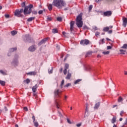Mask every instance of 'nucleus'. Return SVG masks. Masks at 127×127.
Here are the masks:
<instances>
[{
	"mask_svg": "<svg viewBox=\"0 0 127 127\" xmlns=\"http://www.w3.org/2000/svg\"><path fill=\"white\" fill-rule=\"evenodd\" d=\"M53 5L58 7V8H62L63 6L66 5V3L63 0H54Z\"/></svg>",
	"mask_w": 127,
	"mask_h": 127,
	"instance_id": "nucleus-1",
	"label": "nucleus"
},
{
	"mask_svg": "<svg viewBox=\"0 0 127 127\" xmlns=\"http://www.w3.org/2000/svg\"><path fill=\"white\" fill-rule=\"evenodd\" d=\"M82 16H83V13H80L76 17V24L79 28L83 26V21H82L83 18H82Z\"/></svg>",
	"mask_w": 127,
	"mask_h": 127,
	"instance_id": "nucleus-2",
	"label": "nucleus"
},
{
	"mask_svg": "<svg viewBox=\"0 0 127 127\" xmlns=\"http://www.w3.org/2000/svg\"><path fill=\"white\" fill-rule=\"evenodd\" d=\"M23 12V9L22 8L20 10L18 9H17L15 10L14 12V14L16 16H17V17H22V15H21V13Z\"/></svg>",
	"mask_w": 127,
	"mask_h": 127,
	"instance_id": "nucleus-3",
	"label": "nucleus"
},
{
	"mask_svg": "<svg viewBox=\"0 0 127 127\" xmlns=\"http://www.w3.org/2000/svg\"><path fill=\"white\" fill-rule=\"evenodd\" d=\"M32 11V10L31 9H28V7L25 6L24 9L23 11V12H24V15H26V14H30Z\"/></svg>",
	"mask_w": 127,
	"mask_h": 127,
	"instance_id": "nucleus-4",
	"label": "nucleus"
},
{
	"mask_svg": "<svg viewBox=\"0 0 127 127\" xmlns=\"http://www.w3.org/2000/svg\"><path fill=\"white\" fill-rule=\"evenodd\" d=\"M17 59H18V56L17 55H15L12 62V64L15 65V66H17V65H18V60Z\"/></svg>",
	"mask_w": 127,
	"mask_h": 127,
	"instance_id": "nucleus-5",
	"label": "nucleus"
},
{
	"mask_svg": "<svg viewBox=\"0 0 127 127\" xmlns=\"http://www.w3.org/2000/svg\"><path fill=\"white\" fill-rule=\"evenodd\" d=\"M80 43L81 45H88L90 44V41L87 39L82 40Z\"/></svg>",
	"mask_w": 127,
	"mask_h": 127,
	"instance_id": "nucleus-6",
	"label": "nucleus"
},
{
	"mask_svg": "<svg viewBox=\"0 0 127 127\" xmlns=\"http://www.w3.org/2000/svg\"><path fill=\"white\" fill-rule=\"evenodd\" d=\"M62 92V91L61 90H60L59 89H56L54 92L55 97L57 98L60 97V95H61Z\"/></svg>",
	"mask_w": 127,
	"mask_h": 127,
	"instance_id": "nucleus-7",
	"label": "nucleus"
},
{
	"mask_svg": "<svg viewBox=\"0 0 127 127\" xmlns=\"http://www.w3.org/2000/svg\"><path fill=\"white\" fill-rule=\"evenodd\" d=\"M113 14V12L112 11H107L103 13L104 16H111Z\"/></svg>",
	"mask_w": 127,
	"mask_h": 127,
	"instance_id": "nucleus-8",
	"label": "nucleus"
},
{
	"mask_svg": "<svg viewBox=\"0 0 127 127\" xmlns=\"http://www.w3.org/2000/svg\"><path fill=\"white\" fill-rule=\"evenodd\" d=\"M123 25L124 26V27H127V18H126L125 17H123Z\"/></svg>",
	"mask_w": 127,
	"mask_h": 127,
	"instance_id": "nucleus-9",
	"label": "nucleus"
},
{
	"mask_svg": "<svg viewBox=\"0 0 127 127\" xmlns=\"http://www.w3.org/2000/svg\"><path fill=\"white\" fill-rule=\"evenodd\" d=\"M74 24H75V22L74 21H71L70 23V32H72L73 30H74Z\"/></svg>",
	"mask_w": 127,
	"mask_h": 127,
	"instance_id": "nucleus-10",
	"label": "nucleus"
},
{
	"mask_svg": "<svg viewBox=\"0 0 127 127\" xmlns=\"http://www.w3.org/2000/svg\"><path fill=\"white\" fill-rule=\"evenodd\" d=\"M16 50H17V48H12L10 49L9 52L8 54V56H10V55H9L10 54V52H13L14 51H16Z\"/></svg>",
	"mask_w": 127,
	"mask_h": 127,
	"instance_id": "nucleus-11",
	"label": "nucleus"
},
{
	"mask_svg": "<svg viewBox=\"0 0 127 127\" xmlns=\"http://www.w3.org/2000/svg\"><path fill=\"white\" fill-rule=\"evenodd\" d=\"M100 106H101L100 102H98V103H96L94 106L95 110H98L99 109V108H100Z\"/></svg>",
	"mask_w": 127,
	"mask_h": 127,
	"instance_id": "nucleus-12",
	"label": "nucleus"
},
{
	"mask_svg": "<svg viewBox=\"0 0 127 127\" xmlns=\"http://www.w3.org/2000/svg\"><path fill=\"white\" fill-rule=\"evenodd\" d=\"M71 77H72V74L68 71L65 79H66V80H70L71 79Z\"/></svg>",
	"mask_w": 127,
	"mask_h": 127,
	"instance_id": "nucleus-13",
	"label": "nucleus"
},
{
	"mask_svg": "<svg viewBox=\"0 0 127 127\" xmlns=\"http://www.w3.org/2000/svg\"><path fill=\"white\" fill-rule=\"evenodd\" d=\"M47 40H48V38H45L43 39L42 41H41V42L39 43L38 45H42V44H43V43H45Z\"/></svg>",
	"mask_w": 127,
	"mask_h": 127,
	"instance_id": "nucleus-14",
	"label": "nucleus"
},
{
	"mask_svg": "<svg viewBox=\"0 0 127 127\" xmlns=\"http://www.w3.org/2000/svg\"><path fill=\"white\" fill-rule=\"evenodd\" d=\"M35 47H34V46H31V47H30L28 49L29 51H31L32 52H33V51H35Z\"/></svg>",
	"mask_w": 127,
	"mask_h": 127,
	"instance_id": "nucleus-15",
	"label": "nucleus"
},
{
	"mask_svg": "<svg viewBox=\"0 0 127 127\" xmlns=\"http://www.w3.org/2000/svg\"><path fill=\"white\" fill-rule=\"evenodd\" d=\"M25 39L28 42H30V36L29 35H26L25 36Z\"/></svg>",
	"mask_w": 127,
	"mask_h": 127,
	"instance_id": "nucleus-16",
	"label": "nucleus"
},
{
	"mask_svg": "<svg viewBox=\"0 0 127 127\" xmlns=\"http://www.w3.org/2000/svg\"><path fill=\"white\" fill-rule=\"evenodd\" d=\"M37 88H38V86L37 85V84H36L35 86L33 87L32 91L34 93H35L36 90H37Z\"/></svg>",
	"mask_w": 127,
	"mask_h": 127,
	"instance_id": "nucleus-17",
	"label": "nucleus"
},
{
	"mask_svg": "<svg viewBox=\"0 0 127 127\" xmlns=\"http://www.w3.org/2000/svg\"><path fill=\"white\" fill-rule=\"evenodd\" d=\"M37 74V72L36 71H31L29 73H28V75H32L33 76H35Z\"/></svg>",
	"mask_w": 127,
	"mask_h": 127,
	"instance_id": "nucleus-18",
	"label": "nucleus"
},
{
	"mask_svg": "<svg viewBox=\"0 0 127 127\" xmlns=\"http://www.w3.org/2000/svg\"><path fill=\"white\" fill-rule=\"evenodd\" d=\"M120 54L124 55L126 54V52H127V50H124V49H121V50H120Z\"/></svg>",
	"mask_w": 127,
	"mask_h": 127,
	"instance_id": "nucleus-19",
	"label": "nucleus"
},
{
	"mask_svg": "<svg viewBox=\"0 0 127 127\" xmlns=\"http://www.w3.org/2000/svg\"><path fill=\"white\" fill-rule=\"evenodd\" d=\"M35 19V17H31L27 19V21L28 22H30L31 21H32V20H34Z\"/></svg>",
	"mask_w": 127,
	"mask_h": 127,
	"instance_id": "nucleus-20",
	"label": "nucleus"
},
{
	"mask_svg": "<svg viewBox=\"0 0 127 127\" xmlns=\"http://www.w3.org/2000/svg\"><path fill=\"white\" fill-rule=\"evenodd\" d=\"M92 55V52H89L87 53V54L85 55V57H90Z\"/></svg>",
	"mask_w": 127,
	"mask_h": 127,
	"instance_id": "nucleus-21",
	"label": "nucleus"
},
{
	"mask_svg": "<svg viewBox=\"0 0 127 127\" xmlns=\"http://www.w3.org/2000/svg\"><path fill=\"white\" fill-rule=\"evenodd\" d=\"M121 48L126 50V49H127V44H124L123 46L121 47Z\"/></svg>",
	"mask_w": 127,
	"mask_h": 127,
	"instance_id": "nucleus-22",
	"label": "nucleus"
},
{
	"mask_svg": "<svg viewBox=\"0 0 127 127\" xmlns=\"http://www.w3.org/2000/svg\"><path fill=\"white\" fill-rule=\"evenodd\" d=\"M124 101V98H122V96H120L118 100L119 103H121V102H123Z\"/></svg>",
	"mask_w": 127,
	"mask_h": 127,
	"instance_id": "nucleus-23",
	"label": "nucleus"
},
{
	"mask_svg": "<svg viewBox=\"0 0 127 127\" xmlns=\"http://www.w3.org/2000/svg\"><path fill=\"white\" fill-rule=\"evenodd\" d=\"M52 32L54 34L58 33V29H53V30H52Z\"/></svg>",
	"mask_w": 127,
	"mask_h": 127,
	"instance_id": "nucleus-24",
	"label": "nucleus"
},
{
	"mask_svg": "<svg viewBox=\"0 0 127 127\" xmlns=\"http://www.w3.org/2000/svg\"><path fill=\"white\" fill-rule=\"evenodd\" d=\"M81 81H82V79H80L75 80V81L74 82V85H76V84H78V83L81 82Z\"/></svg>",
	"mask_w": 127,
	"mask_h": 127,
	"instance_id": "nucleus-25",
	"label": "nucleus"
},
{
	"mask_svg": "<svg viewBox=\"0 0 127 127\" xmlns=\"http://www.w3.org/2000/svg\"><path fill=\"white\" fill-rule=\"evenodd\" d=\"M48 8L49 10H52V8H53V7L52 6V4H50L48 6Z\"/></svg>",
	"mask_w": 127,
	"mask_h": 127,
	"instance_id": "nucleus-26",
	"label": "nucleus"
},
{
	"mask_svg": "<svg viewBox=\"0 0 127 127\" xmlns=\"http://www.w3.org/2000/svg\"><path fill=\"white\" fill-rule=\"evenodd\" d=\"M11 33L12 35L14 36V35H15V34H17V31H12L11 32Z\"/></svg>",
	"mask_w": 127,
	"mask_h": 127,
	"instance_id": "nucleus-27",
	"label": "nucleus"
},
{
	"mask_svg": "<svg viewBox=\"0 0 127 127\" xmlns=\"http://www.w3.org/2000/svg\"><path fill=\"white\" fill-rule=\"evenodd\" d=\"M0 84L2 86H4V85H5V81H2V80H0Z\"/></svg>",
	"mask_w": 127,
	"mask_h": 127,
	"instance_id": "nucleus-28",
	"label": "nucleus"
},
{
	"mask_svg": "<svg viewBox=\"0 0 127 127\" xmlns=\"http://www.w3.org/2000/svg\"><path fill=\"white\" fill-rule=\"evenodd\" d=\"M110 29V28L109 27H106L103 29V31H109V30Z\"/></svg>",
	"mask_w": 127,
	"mask_h": 127,
	"instance_id": "nucleus-29",
	"label": "nucleus"
},
{
	"mask_svg": "<svg viewBox=\"0 0 127 127\" xmlns=\"http://www.w3.org/2000/svg\"><path fill=\"white\" fill-rule=\"evenodd\" d=\"M117 121V119L116 118V117H114L112 119V124H115L116 123V121Z\"/></svg>",
	"mask_w": 127,
	"mask_h": 127,
	"instance_id": "nucleus-30",
	"label": "nucleus"
},
{
	"mask_svg": "<svg viewBox=\"0 0 127 127\" xmlns=\"http://www.w3.org/2000/svg\"><path fill=\"white\" fill-rule=\"evenodd\" d=\"M33 123L35 127H38V126H39L38 122L36 121H34Z\"/></svg>",
	"mask_w": 127,
	"mask_h": 127,
	"instance_id": "nucleus-31",
	"label": "nucleus"
},
{
	"mask_svg": "<svg viewBox=\"0 0 127 127\" xmlns=\"http://www.w3.org/2000/svg\"><path fill=\"white\" fill-rule=\"evenodd\" d=\"M102 53L104 55H108L110 54V51H108L106 52H103Z\"/></svg>",
	"mask_w": 127,
	"mask_h": 127,
	"instance_id": "nucleus-32",
	"label": "nucleus"
},
{
	"mask_svg": "<svg viewBox=\"0 0 127 127\" xmlns=\"http://www.w3.org/2000/svg\"><path fill=\"white\" fill-rule=\"evenodd\" d=\"M86 109H85V114H88V103H86Z\"/></svg>",
	"mask_w": 127,
	"mask_h": 127,
	"instance_id": "nucleus-33",
	"label": "nucleus"
},
{
	"mask_svg": "<svg viewBox=\"0 0 127 127\" xmlns=\"http://www.w3.org/2000/svg\"><path fill=\"white\" fill-rule=\"evenodd\" d=\"M71 86V83H69L66 84L64 86V88H68V87H70Z\"/></svg>",
	"mask_w": 127,
	"mask_h": 127,
	"instance_id": "nucleus-34",
	"label": "nucleus"
},
{
	"mask_svg": "<svg viewBox=\"0 0 127 127\" xmlns=\"http://www.w3.org/2000/svg\"><path fill=\"white\" fill-rule=\"evenodd\" d=\"M64 69H66V70H67V69H69V64H65Z\"/></svg>",
	"mask_w": 127,
	"mask_h": 127,
	"instance_id": "nucleus-35",
	"label": "nucleus"
},
{
	"mask_svg": "<svg viewBox=\"0 0 127 127\" xmlns=\"http://www.w3.org/2000/svg\"><path fill=\"white\" fill-rule=\"evenodd\" d=\"M64 79H63L62 81L61 84V87L62 88H63V85H64Z\"/></svg>",
	"mask_w": 127,
	"mask_h": 127,
	"instance_id": "nucleus-36",
	"label": "nucleus"
},
{
	"mask_svg": "<svg viewBox=\"0 0 127 127\" xmlns=\"http://www.w3.org/2000/svg\"><path fill=\"white\" fill-rule=\"evenodd\" d=\"M0 73H1V74H2V75H6V72L3 71L2 70H0Z\"/></svg>",
	"mask_w": 127,
	"mask_h": 127,
	"instance_id": "nucleus-37",
	"label": "nucleus"
},
{
	"mask_svg": "<svg viewBox=\"0 0 127 127\" xmlns=\"http://www.w3.org/2000/svg\"><path fill=\"white\" fill-rule=\"evenodd\" d=\"M27 7H28V9H29V8H30V9H31V8H32L33 7V5L32 4H30L29 6H26Z\"/></svg>",
	"mask_w": 127,
	"mask_h": 127,
	"instance_id": "nucleus-38",
	"label": "nucleus"
},
{
	"mask_svg": "<svg viewBox=\"0 0 127 127\" xmlns=\"http://www.w3.org/2000/svg\"><path fill=\"white\" fill-rule=\"evenodd\" d=\"M58 21H62V17H58L57 18Z\"/></svg>",
	"mask_w": 127,
	"mask_h": 127,
	"instance_id": "nucleus-39",
	"label": "nucleus"
},
{
	"mask_svg": "<svg viewBox=\"0 0 127 127\" xmlns=\"http://www.w3.org/2000/svg\"><path fill=\"white\" fill-rule=\"evenodd\" d=\"M127 125V118L126 119L125 122L122 127H125V126Z\"/></svg>",
	"mask_w": 127,
	"mask_h": 127,
	"instance_id": "nucleus-40",
	"label": "nucleus"
},
{
	"mask_svg": "<svg viewBox=\"0 0 127 127\" xmlns=\"http://www.w3.org/2000/svg\"><path fill=\"white\" fill-rule=\"evenodd\" d=\"M83 29H84V30L86 29H89V27H88V26L84 25L83 27Z\"/></svg>",
	"mask_w": 127,
	"mask_h": 127,
	"instance_id": "nucleus-41",
	"label": "nucleus"
},
{
	"mask_svg": "<svg viewBox=\"0 0 127 127\" xmlns=\"http://www.w3.org/2000/svg\"><path fill=\"white\" fill-rule=\"evenodd\" d=\"M56 106L57 109H59L60 105H59V104H58V102H56Z\"/></svg>",
	"mask_w": 127,
	"mask_h": 127,
	"instance_id": "nucleus-42",
	"label": "nucleus"
},
{
	"mask_svg": "<svg viewBox=\"0 0 127 127\" xmlns=\"http://www.w3.org/2000/svg\"><path fill=\"white\" fill-rule=\"evenodd\" d=\"M58 111V114L59 115V117H60L61 118H62V117H63V116H62V114H61V112H60V111H59V110Z\"/></svg>",
	"mask_w": 127,
	"mask_h": 127,
	"instance_id": "nucleus-43",
	"label": "nucleus"
},
{
	"mask_svg": "<svg viewBox=\"0 0 127 127\" xmlns=\"http://www.w3.org/2000/svg\"><path fill=\"white\" fill-rule=\"evenodd\" d=\"M93 8V5H90L89 6V11L92 10V9Z\"/></svg>",
	"mask_w": 127,
	"mask_h": 127,
	"instance_id": "nucleus-44",
	"label": "nucleus"
},
{
	"mask_svg": "<svg viewBox=\"0 0 127 127\" xmlns=\"http://www.w3.org/2000/svg\"><path fill=\"white\" fill-rule=\"evenodd\" d=\"M21 6L22 7H25V2H23L21 3Z\"/></svg>",
	"mask_w": 127,
	"mask_h": 127,
	"instance_id": "nucleus-45",
	"label": "nucleus"
},
{
	"mask_svg": "<svg viewBox=\"0 0 127 127\" xmlns=\"http://www.w3.org/2000/svg\"><path fill=\"white\" fill-rule=\"evenodd\" d=\"M39 14H42L43 13V10H40L38 12Z\"/></svg>",
	"mask_w": 127,
	"mask_h": 127,
	"instance_id": "nucleus-46",
	"label": "nucleus"
},
{
	"mask_svg": "<svg viewBox=\"0 0 127 127\" xmlns=\"http://www.w3.org/2000/svg\"><path fill=\"white\" fill-rule=\"evenodd\" d=\"M107 50H110V49H112V46H107Z\"/></svg>",
	"mask_w": 127,
	"mask_h": 127,
	"instance_id": "nucleus-47",
	"label": "nucleus"
},
{
	"mask_svg": "<svg viewBox=\"0 0 127 127\" xmlns=\"http://www.w3.org/2000/svg\"><path fill=\"white\" fill-rule=\"evenodd\" d=\"M56 48L58 50H60V46L58 45H56Z\"/></svg>",
	"mask_w": 127,
	"mask_h": 127,
	"instance_id": "nucleus-48",
	"label": "nucleus"
},
{
	"mask_svg": "<svg viewBox=\"0 0 127 127\" xmlns=\"http://www.w3.org/2000/svg\"><path fill=\"white\" fill-rule=\"evenodd\" d=\"M64 75H66L67 74V69H64Z\"/></svg>",
	"mask_w": 127,
	"mask_h": 127,
	"instance_id": "nucleus-49",
	"label": "nucleus"
},
{
	"mask_svg": "<svg viewBox=\"0 0 127 127\" xmlns=\"http://www.w3.org/2000/svg\"><path fill=\"white\" fill-rule=\"evenodd\" d=\"M26 82L27 83V84H28V83H30V80H29V79H27L26 80Z\"/></svg>",
	"mask_w": 127,
	"mask_h": 127,
	"instance_id": "nucleus-50",
	"label": "nucleus"
},
{
	"mask_svg": "<svg viewBox=\"0 0 127 127\" xmlns=\"http://www.w3.org/2000/svg\"><path fill=\"white\" fill-rule=\"evenodd\" d=\"M33 14H37V11H32Z\"/></svg>",
	"mask_w": 127,
	"mask_h": 127,
	"instance_id": "nucleus-51",
	"label": "nucleus"
},
{
	"mask_svg": "<svg viewBox=\"0 0 127 127\" xmlns=\"http://www.w3.org/2000/svg\"><path fill=\"white\" fill-rule=\"evenodd\" d=\"M4 16H5V17L6 18H9V15H8V14H5V15H4Z\"/></svg>",
	"mask_w": 127,
	"mask_h": 127,
	"instance_id": "nucleus-52",
	"label": "nucleus"
},
{
	"mask_svg": "<svg viewBox=\"0 0 127 127\" xmlns=\"http://www.w3.org/2000/svg\"><path fill=\"white\" fill-rule=\"evenodd\" d=\"M81 126H82V123H79V124L76 125V127H81Z\"/></svg>",
	"mask_w": 127,
	"mask_h": 127,
	"instance_id": "nucleus-53",
	"label": "nucleus"
},
{
	"mask_svg": "<svg viewBox=\"0 0 127 127\" xmlns=\"http://www.w3.org/2000/svg\"><path fill=\"white\" fill-rule=\"evenodd\" d=\"M96 36H98V35H100V32H96L95 33Z\"/></svg>",
	"mask_w": 127,
	"mask_h": 127,
	"instance_id": "nucleus-54",
	"label": "nucleus"
},
{
	"mask_svg": "<svg viewBox=\"0 0 127 127\" xmlns=\"http://www.w3.org/2000/svg\"><path fill=\"white\" fill-rule=\"evenodd\" d=\"M32 119H33V122H35V117L34 116V115H33Z\"/></svg>",
	"mask_w": 127,
	"mask_h": 127,
	"instance_id": "nucleus-55",
	"label": "nucleus"
},
{
	"mask_svg": "<svg viewBox=\"0 0 127 127\" xmlns=\"http://www.w3.org/2000/svg\"><path fill=\"white\" fill-rule=\"evenodd\" d=\"M53 72V69H51L50 70H49V74H52V72Z\"/></svg>",
	"mask_w": 127,
	"mask_h": 127,
	"instance_id": "nucleus-56",
	"label": "nucleus"
},
{
	"mask_svg": "<svg viewBox=\"0 0 127 127\" xmlns=\"http://www.w3.org/2000/svg\"><path fill=\"white\" fill-rule=\"evenodd\" d=\"M47 19L48 20H49V21H51V20L52 19V18L51 17H47Z\"/></svg>",
	"mask_w": 127,
	"mask_h": 127,
	"instance_id": "nucleus-57",
	"label": "nucleus"
},
{
	"mask_svg": "<svg viewBox=\"0 0 127 127\" xmlns=\"http://www.w3.org/2000/svg\"><path fill=\"white\" fill-rule=\"evenodd\" d=\"M101 42H102V44H103V43H105V39H102L101 40Z\"/></svg>",
	"mask_w": 127,
	"mask_h": 127,
	"instance_id": "nucleus-58",
	"label": "nucleus"
},
{
	"mask_svg": "<svg viewBox=\"0 0 127 127\" xmlns=\"http://www.w3.org/2000/svg\"><path fill=\"white\" fill-rule=\"evenodd\" d=\"M24 110L26 112H27V111H28V109L27 108V107H24Z\"/></svg>",
	"mask_w": 127,
	"mask_h": 127,
	"instance_id": "nucleus-59",
	"label": "nucleus"
},
{
	"mask_svg": "<svg viewBox=\"0 0 127 127\" xmlns=\"http://www.w3.org/2000/svg\"><path fill=\"white\" fill-rule=\"evenodd\" d=\"M112 33H113V30H110L108 31V33H109L110 34H111Z\"/></svg>",
	"mask_w": 127,
	"mask_h": 127,
	"instance_id": "nucleus-60",
	"label": "nucleus"
},
{
	"mask_svg": "<svg viewBox=\"0 0 127 127\" xmlns=\"http://www.w3.org/2000/svg\"><path fill=\"white\" fill-rule=\"evenodd\" d=\"M103 0H95L96 2H99V1H102Z\"/></svg>",
	"mask_w": 127,
	"mask_h": 127,
	"instance_id": "nucleus-61",
	"label": "nucleus"
},
{
	"mask_svg": "<svg viewBox=\"0 0 127 127\" xmlns=\"http://www.w3.org/2000/svg\"><path fill=\"white\" fill-rule=\"evenodd\" d=\"M67 123H68V124H71V121H70V120L67 119Z\"/></svg>",
	"mask_w": 127,
	"mask_h": 127,
	"instance_id": "nucleus-62",
	"label": "nucleus"
},
{
	"mask_svg": "<svg viewBox=\"0 0 127 127\" xmlns=\"http://www.w3.org/2000/svg\"><path fill=\"white\" fill-rule=\"evenodd\" d=\"M67 98H68V96H67L66 95L64 96V100H65V101L66 100H67Z\"/></svg>",
	"mask_w": 127,
	"mask_h": 127,
	"instance_id": "nucleus-63",
	"label": "nucleus"
},
{
	"mask_svg": "<svg viewBox=\"0 0 127 127\" xmlns=\"http://www.w3.org/2000/svg\"><path fill=\"white\" fill-rule=\"evenodd\" d=\"M123 114H124V111H121L120 112V116H123Z\"/></svg>",
	"mask_w": 127,
	"mask_h": 127,
	"instance_id": "nucleus-64",
	"label": "nucleus"
}]
</instances>
